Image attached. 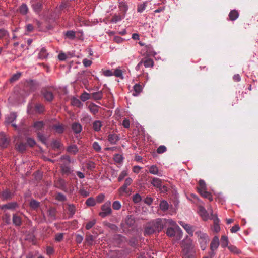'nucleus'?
Listing matches in <instances>:
<instances>
[{
  "instance_id": "f257e3e1",
  "label": "nucleus",
  "mask_w": 258,
  "mask_h": 258,
  "mask_svg": "<svg viewBox=\"0 0 258 258\" xmlns=\"http://www.w3.org/2000/svg\"><path fill=\"white\" fill-rule=\"evenodd\" d=\"M181 246L184 258H192L195 253L193 240L186 236L181 242Z\"/></svg>"
},
{
  "instance_id": "f03ea898",
  "label": "nucleus",
  "mask_w": 258,
  "mask_h": 258,
  "mask_svg": "<svg viewBox=\"0 0 258 258\" xmlns=\"http://www.w3.org/2000/svg\"><path fill=\"white\" fill-rule=\"evenodd\" d=\"M195 234L197 237L201 249L202 250H205L210 241L208 235L201 230L196 231Z\"/></svg>"
},
{
  "instance_id": "7ed1b4c3",
  "label": "nucleus",
  "mask_w": 258,
  "mask_h": 258,
  "mask_svg": "<svg viewBox=\"0 0 258 258\" xmlns=\"http://www.w3.org/2000/svg\"><path fill=\"white\" fill-rule=\"evenodd\" d=\"M220 244L219 239L217 236H215L212 239L210 244V251L208 252L209 258H213L216 254V251Z\"/></svg>"
},
{
  "instance_id": "20e7f679",
  "label": "nucleus",
  "mask_w": 258,
  "mask_h": 258,
  "mask_svg": "<svg viewBox=\"0 0 258 258\" xmlns=\"http://www.w3.org/2000/svg\"><path fill=\"white\" fill-rule=\"evenodd\" d=\"M167 235L170 237H175L177 240H180L182 236V231L178 226L176 228H168L166 231Z\"/></svg>"
},
{
  "instance_id": "39448f33",
  "label": "nucleus",
  "mask_w": 258,
  "mask_h": 258,
  "mask_svg": "<svg viewBox=\"0 0 258 258\" xmlns=\"http://www.w3.org/2000/svg\"><path fill=\"white\" fill-rule=\"evenodd\" d=\"M38 87V83L34 80H29L25 82L24 84L25 91H27L25 95H28L30 92L35 91Z\"/></svg>"
},
{
  "instance_id": "423d86ee",
  "label": "nucleus",
  "mask_w": 258,
  "mask_h": 258,
  "mask_svg": "<svg viewBox=\"0 0 258 258\" xmlns=\"http://www.w3.org/2000/svg\"><path fill=\"white\" fill-rule=\"evenodd\" d=\"M101 212L99 213V215L102 217L104 218L112 213L111 208V202L110 201L106 202L105 204L101 206Z\"/></svg>"
},
{
  "instance_id": "0eeeda50",
  "label": "nucleus",
  "mask_w": 258,
  "mask_h": 258,
  "mask_svg": "<svg viewBox=\"0 0 258 258\" xmlns=\"http://www.w3.org/2000/svg\"><path fill=\"white\" fill-rule=\"evenodd\" d=\"M166 219L157 218L151 222V224L157 231L159 232L162 230L164 226H166Z\"/></svg>"
},
{
  "instance_id": "6e6552de",
  "label": "nucleus",
  "mask_w": 258,
  "mask_h": 258,
  "mask_svg": "<svg viewBox=\"0 0 258 258\" xmlns=\"http://www.w3.org/2000/svg\"><path fill=\"white\" fill-rule=\"evenodd\" d=\"M15 148L20 152H24L27 149V144L19 138H17L14 141Z\"/></svg>"
},
{
  "instance_id": "1a4fd4ad",
  "label": "nucleus",
  "mask_w": 258,
  "mask_h": 258,
  "mask_svg": "<svg viewBox=\"0 0 258 258\" xmlns=\"http://www.w3.org/2000/svg\"><path fill=\"white\" fill-rule=\"evenodd\" d=\"M179 223L189 235L191 236H193L194 232L195 230V226L186 224L183 221H179Z\"/></svg>"
},
{
  "instance_id": "9d476101",
  "label": "nucleus",
  "mask_w": 258,
  "mask_h": 258,
  "mask_svg": "<svg viewBox=\"0 0 258 258\" xmlns=\"http://www.w3.org/2000/svg\"><path fill=\"white\" fill-rule=\"evenodd\" d=\"M210 219L213 220V230L216 233H218L220 230L219 226V220L216 215L213 214H211Z\"/></svg>"
},
{
  "instance_id": "9b49d317",
  "label": "nucleus",
  "mask_w": 258,
  "mask_h": 258,
  "mask_svg": "<svg viewBox=\"0 0 258 258\" xmlns=\"http://www.w3.org/2000/svg\"><path fill=\"white\" fill-rule=\"evenodd\" d=\"M61 163L60 164V167H63L68 166H71L70 164L71 162V158L69 155H64L62 156L59 159Z\"/></svg>"
},
{
  "instance_id": "f8f14e48",
  "label": "nucleus",
  "mask_w": 258,
  "mask_h": 258,
  "mask_svg": "<svg viewBox=\"0 0 258 258\" xmlns=\"http://www.w3.org/2000/svg\"><path fill=\"white\" fill-rule=\"evenodd\" d=\"M128 186L125 184H123L121 187L118 189V193L120 196H122L124 195L129 196L131 194L132 190L127 188Z\"/></svg>"
},
{
  "instance_id": "ddd939ff",
  "label": "nucleus",
  "mask_w": 258,
  "mask_h": 258,
  "mask_svg": "<svg viewBox=\"0 0 258 258\" xmlns=\"http://www.w3.org/2000/svg\"><path fill=\"white\" fill-rule=\"evenodd\" d=\"M10 141L6 135L3 133H0V146L2 148H7L9 144Z\"/></svg>"
},
{
  "instance_id": "4468645a",
  "label": "nucleus",
  "mask_w": 258,
  "mask_h": 258,
  "mask_svg": "<svg viewBox=\"0 0 258 258\" xmlns=\"http://www.w3.org/2000/svg\"><path fill=\"white\" fill-rule=\"evenodd\" d=\"M42 94L47 101L51 102L54 98V95L52 92L47 89H43L42 90Z\"/></svg>"
},
{
  "instance_id": "2eb2a0df",
  "label": "nucleus",
  "mask_w": 258,
  "mask_h": 258,
  "mask_svg": "<svg viewBox=\"0 0 258 258\" xmlns=\"http://www.w3.org/2000/svg\"><path fill=\"white\" fill-rule=\"evenodd\" d=\"M157 231L155 230L151 222L147 224L144 231L145 235H149L156 232Z\"/></svg>"
},
{
  "instance_id": "dca6fc26",
  "label": "nucleus",
  "mask_w": 258,
  "mask_h": 258,
  "mask_svg": "<svg viewBox=\"0 0 258 258\" xmlns=\"http://www.w3.org/2000/svg\"><path fill=\"white\" fill-rule=\"evenodd\" d=\"M18 204L16 202H11L7 204L0 206V208L2 210H14L17 207Z\"/></svg>"
},
{
  "instance_id": "f3484780",
  "label": "nucleus",
  "mask_w": 258,
  "mask_h": 258,
  "mask_svg": "<svg viewBox=\"0 0 258 258\" xmlns=\"http://www.w3.org/2000/svg\"><path fill=\"white\" fill-rule=\"evenodd\" d=\"M88 108L92 114L95 115L98 113L99 111V108L100 107L94 103H91L88 105Z\"/></svg>"
},
{
  "instance_id": "a211bd4d",
  "label": "nucleus",
  "mask_w": 258,
  "mask_h": 258,
  "mask_svg": "<svg viewBox=\"0 0 258 258\" xmlns=\"http://www.w3.org/2000/svg\"><path fill=\"white\" fill-rule=\"evenodd\" d=\"M119 139V136L115 134H110L108 136V141L111 144H116Z\"/></svg>"
},
{
  "instance_id": "6ab92c4d",
  "label": "nucleus",
  "mask_w": 258,
  "mask_h": 258,
  "mask_svg": "<svg viewBox=\"0 0 258 258\" xmlns=\"http://www.w3.org/2000/svg\"><path fill=\"white\" fill-rule=\"evenodd\" d=\"M91 97L95 101L100 100L103 98V92L102 91L93 92L91 94Z\"/></svg>"
},
{
  "instance_id": "aec40b11",
  "label": "nucleus",
  "mask_w": 258,
  "mask_h": 258,
  "mask_svg": "<svg viewBox=\"0 0 258 258\" xmlns=\"http://www.w3.org/2000/svg\"><path fill=\"white\" fill-rule=\"evenodd\" d=\"M13 196V194L8 189H6L2 192L1 197L3 200H10Z\"/></svg>"
},
{
  "instance_id": "412c9836",
  "label": "nucleus",
  "mask_w": 258,
  "mask_h": 258,
  "mask_svg": "<svg viewBox=\"0 0 258 258\" xmlns=\"http://www.w3.org/2000/svg\"><path fill=\"white\" fill-rule=\"evenodd\" d=\"M60 171L63 175L68 176L72 174L73 172V170L71 166L65 167L60 168Z\"/></svg>"
},
{
  "instance_id": "4be33fe9",
  "label": "nucleus",
  "mask_w": 258,
  "mask_h": 258,
  "mask_svg": "<svg viewBox=\"0 0 258 258\" xmlns=\"http://www.w3.org/2000/svg\"><path fill=\"white\" fill-rule=\"evenodd\" d=\"M13 223L16 226H21L22 223L21 217L17 214H13Z\"/></svg>"
},
{
  "instance_id": "5701e85b",
  "label": "nucleus",
  "mask_w": 258,
  "mask_h": 258,
  "mask_svg": "<svg viewBox=\"0 0 258 258\" xmlns=\"http://www.w3.org/2000/svg\"><path fill=\"white\" fill-rule=\"evenodd\" d=\"M162 183V180L156 177H153L151 181V184L157 188H160L161 187Z\"/></svg>"
},
{
  "instance_id": "b1692460",
  "label": "nucleus",
  "mask_w": 258,
  "mask_h": 258,
  "mask_svg": "<svg viewBox=\"0 0 258 258\" xmlns=\"http://www.w3.org/2000/svg\"><path fill=\"white\" fill-rule=\"evenodd\" d=\"M71 127H72L73 131L75 134L80 133L82 130V125L78 122L73 123V124H72Z\"/></svg>"
},
{
  "instance_id": "393cba45",
  "label": "nucleus",
  "mask_w": 258,
  "mask_h": 258,
  "mask_svg": "<svg viewBox=\"0 0 258 258\" xmlns=\"http://www.w3.org/2000/svg\"><path fill=\"white\" fill-rule=\"evenodd\" d=\"M17 115L15 113H11L6 117L5 122L7 124H10L14 122L16 119Z\"/></svg>"
},
{
  "instance_id": "a878e982",
  "label": "nucleus",
  "mask_w": 258,
  "mask_h": 258,
  "mask_svg": "<svg viewBox=\"0 0 258 258\" xmlns=\"http://www.w3.org/2000/svg\"><path fill=\"white\" fill-rule=\"evenodd\" d=\"M141 62H142V64H143L146 68H152L154 64L153 60L151 58H147L145 60L142 59Z\"/></svg>"
},
{
  "instance_id": "bb28decb",
  "label": "nucleus",
  "mask_w": 258,
  "mask_h": 258,
  "mask_svg": "<svg viewBox=\"0 0 258 258\" xmlns=\"http://www.w3.org/2000/svg\"><path fill=\"white\" fill-rule=\"evenodd\" d=\"M18 11L22 15H26L29 9L26 4H22L19 8Z\"/></svg>"
},
{
  "instance_id": "cd10ccee",
  "label": "nucleus",
  "mask_w": 258,
  "mask_h": 258,
  "mask_svg": "<svg viewBox=\"0 0 258 258\" xmlns=\"http://www.w3.org/2000/svg\"><path fill=\"white\" fill-rule=\"evenodd\" d=\"M149 172L154 175H157L159 176H162V174L159 171L158 167L156 165H152L149 169Z\"/></svg>"
},
{
  "instance_id": "c85d7f7f",
  "label": "nucleus",
  "mask_w": 258,
  "mask_h": 258,
  "mask_svg": "<svg viewBox=\"0 0 258 258\" xmlns=\"http://www.w3.org/2000/svg\"><path fill=\"white\" fill-rule=\"evenodd\" d=\"M229 18L231 21H234L239 17V13L237 11L233 10L229 14Z\"/></svg>"
},
{
  "instance_id": "c756f323",
  "label": "nucleus",
  "mask_w": 258,
  "mask_h": 258,
  "mask_svg": "<svg viewBox=\"0 0 258 258\" xmlns=\"http://www.w3.org/2000/svg\"><path fill=\"white\" fill-rule=\"evenodd\" d=\"M44 123L43 121H36L34 123L33 127L37 133L41 131L44 128Z\"/></svg>"
},
{
  "instance_id": "7c9ffc66",
  "label": "nucleus",
  "mask_w": 258,
  "mask_h": 258,
  "mask_svg": "<svg viewBox=\"0 0 258 258\" xmlns=\"http://www.w3.org/2000/svg\"><path fill=\"white\" fill-rule=\"evenodd\" d=\"M67 151L73 154H76L78 152V149L76 145H71L67 148Z\"/></svg>"
},
{
  "instance_id": "2f4dec72",
  "label": "nucleus",
  "mask_w": 258,
  "mask_h": 258,
  "mask_svg": "<svg viewBox=\"0 0 258 258\" xmlns=\"http://www.w3.org/2000/svg\"><path fill=\"white\" fill-rule=\"evenodd\" d=\"M47 212L48 216L52 220L56 219V210L54 208H50Z\"/></svg>"
},
{
  "instance_id": "473e14b6",
  "label": "nucleus",
  "mask_w": 258,
  "mask_h": 258,
  "mask_svg": "<svg viewBox=\"0 0 258 258\" xmlns=\"http://www.w3.org/2000/svg\"><path fill=\"white\" fill-rule=\"evenodd\" d=\"M102 126V123L99 120H95L92 124V128L95 132L99 131Z\"/></svg>"
},
{
  "instance_id": "72a5a7b5",
  "label": "nucleus",
  "mask_w": 258,
  "mask_h": 258,
  "mask_svg": "<svg viewBox=\"0 0 258 258\" xmlns=\"http://www.w3.org/2000/svg\"><path fill=\"white\" fill-rule=\"evenodd\" d=\"M228 237L225 235H222L220 239V243L221 247L225 248L227 247L228 245Z\"/></svg>"
},
{
  "instance_id": "f704fd0d",
  "label": "nucleus",
  "mask_w": 258,
  "mask_h": 258,
  "mask_svg": "<svg viewBox=\"0 0 258 258\" xmlns=\"http://www.w3.org/2000/svg\"><path fill=\"white\" fill-rule=\"evenodd\" d=\"M148 4V1H145L143 3L139 4L137 6V12L142 13L146 9Z\"/></svg>"
},
{
  "instance_id": "c9c22d12",
  "label": "nucleus",
  "mask_w": 258,
  "mask_h": 258,
  "mask_svg": "<svg viewBox=\"0 0 258 258\" xmlns=\"http://www.w3.org/2000/svg\"><path fill=\"white\" fill-rule=\"evenodd\" d=\"M52 128L58 134H61L64 132V127L62 124H55L52 126Z\"/></svg>"
},
{
  "instance_id": "e433bc0d",
  "label": "nucleus",
  "mask_w": 258,
  "mask_h": 258,
  "mask_svg": "<svg viewBox=\"0 0 258 258\" xmlns=\"http://www.w3.org/2000/svg\"><path fill=\"white\" fill-rule=\"evenodd\" d=\"M56 186L57 187L59 188V189L63 190H65L66 188V182H65L64 180H63L62 179H59L58 180Z\"/></svg>"
},
{
  "instance_id": "4c0bfd02",
  "label": "nucleus",
  "mask_w": 258,
  "mask_h": 258,
  "mask_svg": "<svg viewBox=\"0 0 258 258\" xmlns=\"http://www.w3.org/2000/svg\"><path fill=\"white\" fill-rule=\"evenodd\" d=\"M47 56L48 53L47 52L46 49L45 48H41L38 54V57L40 59H44L47 58Z\"/></svg>"
},
{
  "instance_id": "58836bf2",
  "label": "nucleus",
  "mask_w": 258,
  "mask_h": 258,
  "mask_svg": "<svg viewBox=\"0 0 258 258\" xmlns=\"http://www.w3.org/2000/svg\"><path fill=\"white\" fill-rule=\"evenodd\" d=\"M33 9L36 13H39L42 9V4L40 2H37L32 5Z\"/></svg>"
},
{
  "instance_id": "ea45409f",
  "label": "nucleus",
  "mask_w": 258,
  "mask_h": 258,
  "mask_svg": "<svg viewBox=\"0 0 258 258\" xmlns=\"http://www.w3.org/2000/svg\"><path fill=\"white\" fill-rule=\"evenodd\" d=\"M80 99L82 101L85 102L89 99H91V94L84 91L80 96Z\"/></svg>"
},
{
  "instance_id": "a19ab883",
  "label": "nucleus",
  "mask_w": 258,
  "mask_h": 258,
  "mask_svg": "<svg viewBox=\"0 0 258 258\" xmlns=\"http://www.w3.org/2000/svg\"><path fill=\"white\" fill-rule=\"evenodd\" d=\"M199 213L204 220H206L208 219L207 211L203 207H199Z\"/></svg>"
},
{
  "instance_id": "79ce46f5",
  "label": "nucleus",
  "mask_w": 258,
  "mask_h": 258,
  "mask_svg": "<svg viewBox=\"0 0 258 258\" xmlns=\"http://www.w3.org/2000/svg\"><path fill=\"white\" fill-rule=\"evenodd\" d=\"M135 219L134 218L130 215L128 216L125 219V223L129 226L132 227L134 225L135 223Z\"/></svg>"
},
{
  "instance_id": "37998d69",
  "label": "nucleus",
  "mask_w": 258,
  "mask_h": 258,
  "mask_svg": "<svg viewBox=\"0 0 258 258\" xmlns=\"http://www.w3.org/2000/svg\"><path fill=\"white\" fill-rule=\"evenodd\" d=\"M199 193L202 197H203L205 198L208 199V200H209L210 201H212L213 200L212 195H211V194L207 191L206 190L203 191H200Z\"/></svg>"
},
{
  "instance_id": "c03bdc74",
  "label": "nucleus",
  "mask_w": 258,
  "mask_h": 258,
  "mask_svg": "<svg viewBox=\"0 0 258 258\" xmlns=\"http://www.w3.org/2000/svg\"><path fill=\"white\" fill-rule=\"evenodd\" d=\"M160 208L163 211H166L169 208V204L168 202L165 200L161 201L160 204Z\"/></svg>"
},
{
  "instance_id": "a18cd8bd",
  "label": "nucleus",
  "mask_w": 258,
  "mask_h": 258,
  "mask_svg": "<svg viewBox=\"0 0 258 258\" xmlns=\"http://www.w3.org/2000/svg\"><path fill=\"white\" fill-rule=\"evenodd\" d=\"M71 104L73 106L77 107H80L82 105V103L80 100L75 97H73L71 99Z\"/></svg>"
},
{
  "instance_id": "49530a36",
  "label": "nucleus",
  "mask_w": 258,
  "mask_h": 258,
  "mask_svg": "<svg viewBox=\"0 0 258 258\" xmlns=\"http://www.w3.org/2000/svg\"><path fill=\"white\" fill-rule=\"evenodd\" d=\"M93 240L94 238L93 235L90 234H86L85 238V242L87 243V244L88 245L91 246L92 245Z\"/></svg>"
},
{
  "instance_id": "de8ad7c7",
  "label": "nucleus",
  "mask_w": 258,
  "mask_h": 258,
  "mask_svg": "<svg viewBox=\"0 0 258 258\" xmlns=\"http://www.w3.org/2000/svg\"><path fill=\"white\" fill-rule=\"evenodd\" d=\"M68 211V214L71 215H73L76 211V208L74 205L73 204H67V208Z\"/></svg>"
},
{
  "instance_id": "09e8293b",
  "label": "nucleus",
  "mask_w": 258,
  "mask_h": 258,
  "mask_svg": "<svg viewBox=\"0 0 258 258\" xmlns=\"http://www.w3.org/2000/svg\"><path fill=\"white\" fill-rule=\"evenodd\" d=\"M206 185L205 181L203 180H200L199 182V187H198V190L199 192L200 191H203L206 190Z\"/></svg>"
},
{
  "instance_id": "8fccbe9b",
  "label": "nucleus",
  "mask_w": 258,
  "mask_h": 258,
  "mask_svg": "<svg viewBox=\"0 0 258 258\" xmlns=\"http://www.w3.org/2000/svg\"><path fill=\"white\" fill-rule=\"evenodd\" d=\"M96 201L92 197L89 198L85 202V204L87 205V206L91 207V206H94L96 205Z\"/></svg>"
},
{
  "instance_id": "3c124183",
  "label": "nucleus",
  "mask_w": 258,
  "mask_h": 258,
  "mask_svg": "<svg viewBox=\"0 0 258 258\" xmlns=\"http://www.w3.org/2000/svg\"><path fill=\"white\" fill-rule=\"evenodd\" d=\"M37 136L39 140L43 144H45L46 143L47 137L42 133L40 132H37Z\"/></svg>"
},
{
  "instance_id": "603ef678",
  "label": "nucleus",
  "mask_w": 258,
  "mask_h": 258,
  "mask_svg": "<svg viewBox=\"0 0 258 258\" xmlns=\"http://www.w3.org/2000/svg\"><path fill=\"white\" fill-rule=\"evenodd\" d=\"M40 205V202L37 201L35 200H32L30 203V207L33 209H36L39 207Z\"/></svg>"
},
{
  "instance_id": "864d4df0",
  "label": "nucleus",
  "mask_w": 258,
  "mask_h": 258,
  "mask_svg": "<svg viewBox=\"0 0 258 258\" xmlns=\"http://www.w3.org/2000/svg\"><path fill=\"white\" fill-rule=\"evenodd\" d=\"M121 207V203L119 201H115L112 203V208L115 210H119Z\"/></svg>"
},
{
  "instance_id": "5fc2aeb1",
  "label": "nucleus",
  "mask_w": 258,
  "mask_h": 258,
  "mask_svg": "<svg viewBox=\"0 0 258 258\" xmlns=\"http://www.w3.org/2000/svg\"><path fill=\"white\" fill-rule=\"evenodd\" d=\"M36 111L39 113H42L44 111V106L41 104H37L35 106Z\"/></svg>"
},
{
  "instance_id": "6e6d98bb",
  "label": "nucleus",
  "mask_w": 258,
  "mask_h": 258,
  "mask_svg": "<svg viewBox=\"0 0 258 258\" xmlns=\"http://www.w3.org/2000/svg\"><path fill=\"white\" fill-rule=\"evenodd\" d=\"M55 199L61 202L65 201L67 200L66 197L61 193H57L56 195Z\"/></svg>"
},
{
  "instance_id": "4d7b16f0",
  "label": "nucleus",
  "mask_w": 258,
  "mask_h": 258,
  "mask_svg": "<svg viewBox=\"0 0 258 258\" xmlns=\"http://www.w3.org/2000/svg\"><path fill=\"white\" fill-rule=\"evenodd\" d=\"M21 75L22 74L21 73H17L16 74H14L10 80V82H14L18 80L21 76Z\"/></svg>"
},
{
  "instance_id": "13d9d810",
  "label": "nucleus",
  "mask_w": 258,
  "mask_h": 258,
  "mask_svg": "<svg viewBox=\"0 0 258 258\" xmlns=\"http://www.w3.org/2000/svg\"><path fill=\"white\" fill-rule=\"evenodd\" d=\"M96 220L93 219L92 220L89 221L86 224L85 228L87 230L90 229L96 223Z\"/></svg>"
},
{
  "instance_id": "bf43d9fd",
  "label": "nucleus",
  "mask_w": 258,
  "mask_h": 258,
  "mask_svg": "<svg viewBox=\"0 0 258 258\" xmlns=\"http://www.w3.org/2000/svg\"><path fill=\"white\" fill-rule=\"evenodd\" d=\"M113 159L115 162L120 163L122 162L123 157L122 155L117 154L114 155Z\"/></svg>"
},
{
  "instance_id": "052dcab7",
  "label": "nucleus",
  "mask_w": 258,
  "mask_h": 258,
  "mask_svg": "<svg viewBox=\"0 0 258 258\" xmlns=\"http://www.w3.org/2000/svg\"><path fill=\"white\" fill-rule=\"evenodd\" d=\"M141 200V196L139 194H136L133 196V201L135 203H139Z\"/></svg>"
},
{
  "instance_id": "680f3d73",
  "label": "nucleus",
  "mask_w": 258,
  "mask_h": 258,
  "mask_svg": "<svg viewBox=\"0 0 258 258\" xmlns=\"http://www.w3.org/2000/svg\"><path fill=\"white\" fill-rule=\"evenodd\" d=\"M127 174H128V173L126 171L123 170V171H121V172L120 173V174L118 177V179H117L118 181V182L121 181L124 179V178L127 175Z\"/></svg>"
},
{
  "instance_id": "e2e57ef3",
  "label": "nucleus",
  "mask_w": 258,
  "mask_h": 258,
  "mask_svg": "<svg viewBox=\"0 0 258 258\" xmlns=\"http://www.w3.org/2000/svg\"><path fill=\"white\" fill-rule=\"evenodd\" d=\"M92 148L96 152H100L101 150V147L97 142H94L93 143Z\"/></svg>"
},
{
  "instance_id": "0e129e2a",
  "label": "nucleus",
  "mask_w": 258,
  "mask_h": 258,
  "mask_svg": "<svg viewBox=\"0 0 258 258\" xmlns=\"http://www.w3.org/2000/svg\"><path fill=\"white\" fill-rule=\"evenodd\" d=\"M113 75L116 77H119L121 79H123L122 72L120 69H115L113 72Z\"/></svg>"
},
{
  "instance_id": "69168bd1",
  "label": "nucleus",
  "mask_w": 258,
  "mask_h": 258,
  "mask_svg": "<svg viewBox=\"0 0 258 258\" xmlns=\"http://www.w3.org/2000/svg\"><path fill=\"white\" fill-rule=\"evenodd\" d=\"M134 90L136 93L139 94L142 91V86L139 84H136L134 86Z\"/></svg>"
},
{
  "instance_id": "338daca9",
  "label": "nucleus",
  "mask_w": 258,
  "mask_h": 258,
  "mask_svg": "<svg viewBox=\"0 0 258 258\" xmlns=\"http://www.w3.org/2000/svg\"><path fill=\"white\" fill-rule=\"evenodd\" d=\"M26 144H27V146L28 145L30 147H34L35 145L36 142H35V141L33 139H32V138H28L27 139Z\"/></svg>"
},
{
  "instance_id": "774afa93",
  "label": "nucleus",
  "mask_w": 258,
  "mask_h": 258,
  "mask_svg": "<svg viewBox=\"0 0 258 258\" xmlns=\"http://www.w3.org/2000/svg\"><path fill=\"white\" fill-rule=\"evenodd\" d=\"M228 248L231 252L237 254L239 252V251L237 248L234 245H230L228 246Z\"/></svg>"
}]
</instances>
